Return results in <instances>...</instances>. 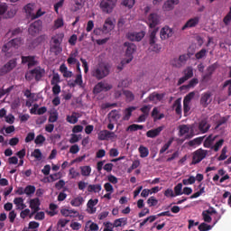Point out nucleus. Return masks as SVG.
Segmentation results:
<instances>
[{"label":"nucleus","instance_id":"f257e3e1","mask_svg":"<svg viewBox=\"0 0 231 231\" xmlns=\"http://www.w3.org/2000/svg\"><path fill=\"white\" fill-rule=\"evenodd\" d=\"M124 46L125 48H126L125 59L121 61V66L117 67V69L119 71H122V69H124V66H125V64H129V62L133 60V53L136 51V45H134V43L125 42Z\"/></svg>","mask_w":231,"mask_h":231},{"label":"nucleus","instance_id":"f03ea898","mask_svg":"<svg viewBox=\"0 0 231 231\" xmlns=\"http://www.w3.org/2000/svg\"><path fill=\"white\" fill-rule=\"evenodd\" d=\"M109 75V65L101 63L92 71V77H96L97 80H102Z\"/></svg>","mask_w":231,"mask_h":231},{"label":"nucleus","instance_id":"7ed1b4c3","mask_svg":"<svg viewBox=\"0 0 231 231\" xmlns=\"http://www.w3.org/2000/svg\"><path fill=\"white\" fill-rule=\"evenodd\" d=\"M117 1L118 0H102L100 3L102 12L105 14H111V12H113L115 9V6H116Z\"/></svg>","mask_w":231,"mask_h":231},{"label":"nucleus","instance_id":"20e7f679","mask_svg":"<svg viewBox=\"0 0 231 231\" xmlns=\"http://www.w3.org/2000/svg\"><path fill=\"white\" fill-rule=\"evenodd\" d=\"M208 154V151L199 149L193 152L192 157V164L196 165L198 163H200V162H203L207 158V155Z\"/></svg>","mask_w":231,"mask_h":231},{"label":"nucleus","instance_id":"39448f33","mask_svg":"<svg viewBox=\"0 0 231 231\" xmlns=\"http://www.w3.org/2000/svg\"><path fill=\"white\" fill-rule=\"evenodd\" d=\"M194 97H196V93L190 92L184 97L183 111L185 116H189V114L190 113V102H192V98H194Z\"/></svg>","mask_w":231,"mask_h":231},{"label":"nucleus","instance_id":"423d86ee","mask_svg":"<svg viewBox=\"0 0 231 231\" xmlns=\"http://www.w3.org/2000/svg\"><path fill=\"white\" fill-rule=\"evenodd\" d=\"M180 136H185V138H192L194 136V128L189 125H182L179 127Z\"/></svg>","mask_w":231,"mask_h":231},{"label":"nucleus","instance_id":"0eeeda50","mask_svg":"<svg viewBox=\"0 0 231 231\" xmlns=\"http://www.w3.org/2000/svg\"><path fill=\"white\" fill-rule=\"evenodd\" d=\"M16 66L17 59H13L9 60L0 69V77H3V75H6V73H10V71H12V69H14Z\"/></svg>","mask_w":231,"mask_h":231},{"label":"nucleus","instance_id":"6e6552de","mask_svg":"<svg viewBox=\"0 0 231 231\" xmlns=\"http://www.w3.org/2000/svg\"><path fill=\"white\" fill-rule=\"evenodd\" d=\"M42 30V22L41 20H37L34 23H31L28 29L29 34L32 37L39 34V32Z\"/></svg>","mask_w":231,"mask_h":231},{"label":"nucleus","instance_id":"1a4fd4ad","mask_svg":"<svg viewBox=\"0 0 231 231\" xmlns=\"http://www.w3.org/2000/svg\"><path fill=\"white\" fill-rule=\"evenodd\" d=\"M111 89H113V85L106 81H101L94 87L93 92L95 94H98V93H102V91H109Z\"/></svg>","mask_w":231,"mask_h":231},{"label":"nucleus","instance_id":"9d476101","mask_svg":"<svg viewBox=\"0 0 231 231\" xmlns=\"http://www.w3.org/2000/svg\"><path fill=\"white\" fill-rule=\"evenodd\" d=\"M115 18H106L102 28V32L109 33L110 32H113V30H115Z\"/></svg>","mask_w":231,"mask_h":231},{"label":"nucleus","instance_id":"9b49d317","mask_svg":"<svg viewBox=\"0 0 231 231\" xmlns=\"http://www.w3.org/2000/svg\"><path fill=\"white\" fill-rule=\"evenodd\" d=\"M201 20V17L195 16L190 19H189L186 23L182 26L181 30H190V28H196L199 24V21Z\"/></svg>","mask_w":231,"mask_h":231},{"label":"nucleus","instance_id":"f8f14e48","mask_svg":"<svg viewBox=\"0 0 231 231\" xmlns=\"http://www.w3.org/2000/svg\"><path fill=\"white\" fill-rule=\"evenodd\" d=\"M97 138L100 141L113 140V139L116 138V135L115 134V132H109L108 130H101L97 134Z\"/></svg>","mask_w":231,"mask_h":231},{"label":"nucleus","instance_id":"ddd939ff","mask_svg":"<svg viewBox=\"0 0 231 231\" xmlns=\"http://www.w3.org/2000/svg\"><path fill=\"white\" fill-rule=\"evenodd\" d=\"M160 35L162 41H167V39H171L174 35V31L169 26H164L161 29Z\"/></svg>","mask_w":231,"mask_h":231},{"label":"nucleus","instance_id":"4468645a","mask_svg":"<svg viewBox=\"0 0 231 231\" xmlns=\"http://www.w3.org/2000/svg\"><path fill=\"white\" fill-rule=\"evenodd\" d=\"M35 4H27L24 7H23V12L25 13V15L27 17V19H32V21H33V15L35 14Z\"/></svg>","mask_w":231,"mask_h":231},{"label":"nucleus","instance_id":"2eb2a0df","mask_svg":"<svg viewBox=\"0 0 231 231\" xmlns=\"http://www.w3.org/2000/svg\"><path fill=\"white\" fill-rule=\"evenodd\" d=\"M143 37H145V32L143 31H141L139 32H133L127 33V39H129V41H135L137 42H140V41H142Z\"/></svg>","mask_w":231,"mask_h":231},{"label":"nucleus","instance_id":"dca6fc26","mask_svg":"<svg viewBox=\"0 0 231 231\" xmlns=\"http://www.w3.org/2000/svg\"><path fill=\"white\" fill-rule=\"evenodd\" d=\"M150 28H155L160 24V15L156 13H152L148 16V21H147Z\"/></svg>","mask_w":231,"mask_h":231},{"label":"nucleus","instance_id":"f3484780","mask_svg":"<svg viewBox=\"0 0 231 231\" xmlns=\"http://www.w3.org/2000/svg\"><path fill=\"white\" fill-rule=\"evenodd\" d=\"M97 205H98V199H90L87 203L88 214H95L97 212Z\"/></svg>","mask_w":231,"mask_h":231},{"label":"nucleus","instance_id":"a211bd4d","mask_svg":"<svg viewBox=\"0 0 231 231\" xmlns=\"http://www.w3.org/2000/svg\"><path fill=\"white\" fill-rule=\"evenodd\" d=\"M122 93L125 95L128 102H133V100H134V94H133V92L129 90H122V89L116 91L115 93L116 98H119V97H122Z\"/></svg>","mask_w":231,"mask_h":231},{"label":"nucleus","instance_id":"6ab92c4d","mask_svg":"<svg viewBox=\"0 0 231 231\" xmlns=\"http://www.w3.org/2000/svg\"><path fill=\"white\" fill-rule=\"evenodd\" d=\"M176 5H180V0H167L162 5V10L163 12H171V10H174Z\"/></svg>","mask_w":231,"mask_h":231},{"label":"nucleus","instance_id":"aec40b11","mask_svg":"<svg viewBox=\"0 0 231 231\" xmlns=\"http://www.w3.org/2000/svg\"><path fill=\"white\" fill-rule=\"evenodd\" d=\"M61 216H64V217H79L80 214L79 211L75 209H68V208H63L60 210Z\"/></svg>","mask_w":231,"mask_h":231},{"label":"nucleus","instance_id":"412c9836","mask_svg":"<svg viewBox=\"0 0 231 231\" xmlns=\"http://www.w3.org/2000/svg\"><path fill=\"white\" fill-rule=\"evenodd\" d=\"M210 102H212V94L210 92L203 93L200 98L201 106H203V107H207Z\"/></svg>","mask_w":231,"mask_h":231},{"label":"nucleus","instance_id":"4be33fe9","mask_svg":"<svg viewBox=\"0 0 231 231\" xmlns=\"http://www.w3.org/2000/svg\"><path fill=\"white\" fill-rule=\"evenodd\" d=\"M163 129H165V126H159L157 128L149 130L146 133V136L147 138H156V136H160V134L162 133V131H163Z\"/></svg>","mask_w":231,"mask_h":231},{"label":"nucleus","instance_id":"5701e85b","mask_svg":"<svg viewBox=\"0 0 231 231\" xmlns=\"http://www.w3.org/2000/svg\"><path fill=\"white\" fill-rule=\"evenodd\" d=\"M165 94H158L156 92H153L148 97V100L150 102H152L153 104H158V102H162V100H163Z\"/></svg>","mask_w":231,"mask_h":231},{"label":"nucleus","instance_id":"b1692460","mask_svg":"<svg viewBox=\"0 0 231 231\" xmlns=\"http://www.w3.org/2000/svg\"><path fill=\"white\" fill-rule=\"evenodd\" d=\"M22 64H27L29 68H32V66H35L37 64V61L33 56H23Z\"/></svg>","mask_w":231,"mask_h":231},{"label":"nucleus","instance_id":"393cba45","mask_svg":"<svg viewBox=\"0 0 231 231\" xmlns=\"http://www.w3.org/2000/svg\"><path fill=\"white\" fill-rule=\"evenodd\" d=\"M121 116H122V115L120 114V112L118 110H112L108 114L109 122H118L120 120Z\"/></svg>","mask_w":231,"mask_h":231},{"label":"nucleus","instance_id":"a878e982","mask_svg":"<svg viewBox=\"0 0 231 231\" xmlns=\"http://www.w3.org/2000/svg\"><path fill=\"white\" fill-rule=\"evenodd\" d=\"M14 203L15 204L16 210H24V208H26V204H24L23 198H15L14 199Z\"/></svg>","mask_w":231,"mask_h":231},{"label":"nucleus","instance_id":"bb28decb","mask_svg":"<svg viewBox=\"0 0 231 231\" xmlns=\"http://www.w3.org/2000/svg\"><path fill=\"white\" fill-rule=\"evenodd\" d=\"M29 207L31 210H34V212H39V210H41V200H39V199H31Z\"/></svg>","mask_w":231,"mask_h":231},{"label":"nucleus","instance_id":"cd10ccee","mask_svg":"<svg viewBox=\"0 0 231 231\" xmlns=\"http://www.w3.org/2000/svg\"><path fill=\"white\" fill-rule=\"evenodd\" d=\"M46 71L44 69H41V67H37L32 69V74L34 75L35 80H40L42 79V76L45 75Z\"/></svg>","mask_w":231,"mask_h":231},{"label":"nucleus","instance_id":"c85d7f7f","mask_svg":"<svg viewBox=\"0 0 231 231\" xmlns=\"http://www.w3.org/2000/svg\"><path fill=\"white\" fill-rule=\"evenodd\" d=\"M216 214L214 209H208L202 212L203 219L206 223H210L212 221V215Z\"/></svg>","mask_w":231,"mask_h":231},{"label":"nucleus","instance_id":"c756f323","mask_svg":"<svg viewBox=\"0 0 231 231\" xmlns=\"http://www.w3.org/2000/svg\"><path fill=\"white\" fill-rule=\"evenodd\" d=\"M98 224L89 220L86 223L85 231H98Z\"/></svg>","mask_w":231,"mask_h":231},{"label":"nucleus","instance_id":"7c9ffc66","mask_svg":"<svg viewBox=\"0 0 231 231\" xmlns=\"http://www.w3.org/2000/svg\"><path fill=\"white\" fill-rule=\"evenodd\" d=\"M216 67L211 65L208 68V73L202 76V82H208L210 80V77H212V73H214Z\"/></svg>","mask_w":231,"mask_h":231},{"label":"nucleus","instance_id":"2f4dec72","mask_svg":"<svg viewBox=\"0 0 231 231\" xmlns=\"http://www.w3.org/2000/svg\"><path fill=\"white\" fill-rule=\"evenodd\" d=\"M60 71H61L63 77H65V79H71V77H73V72L69 71L68 69V67H66V65L62 64L60 67Z\"/></svg>","mask_w":231,"mask_h":231},{"label":"nucleus","instance_id":"473e14b6","mask_svg":"<svg viewBox=\"0 0 231 231\" xmlns=\"http://www.w3.org/2000/svg\"><path fill=\"white\" fill-rule=\"evenodd\" d=\"M85 199L82 196H78L70 200V205L72 207H80V205L84 204Z\"/></svg>","mask_w":231,"mask_h":231},{"label":"nucleus","instance_id":"72a5a7b5","mask_svg":"<svg viewBox=\"0 0 231 231\" xmlns=\"http://www.w3.org/2000/svg\"><path fill=\"white\" fill-rule=\"evenodd\" d=\"M152 116L154 119V121L162 120V118H165V115L164 114H160V108H158V107H154L152 109Z\"/></svg>","mask_w":231,"mask_h":231},{"label":"nucleus","instance_id":"f704fd0d","mask_svg":"<svg viewBox=\"0 0 231 231\" xmlns=\"http://www.w3.org/2000/svg\"><path fill=\"white\" fill-rule=\"evenodd\" d=\"M87 0H74V6L72 7V12H78L84 7Z\"/></svg>","mask_w":231,"mask_h":231},{"label":"nucleus","instance_id":"c9c22d12","mask_svg":"<svg viewBox=\"0 0 231 231\" xmlns=\"http://www.w3.org/2000/svg\"><path fill=\"white\" fill-rule=\"evenodd\" d=\"M112 225L114 226L115 228H118V226H125V225H127V218L125 217L117 218L114 221Z\"/></svg>","mask_w":231,"mask_h":231},{"label":"nucleus","instance_id":"e433bc0d","mask_svg":"<svg viewBox=\"0 0 231 231\" xmlns=\"http://www.w3.org/2000/svg\"><path fill=\"white\" fill-rule=\"evenodd\" d=\"M133 111H136V108L134 106H130L125 109L123 120L125 121L129 120V118H131V116L133 115Z\"/></svg>","mask_w":231,"mask_h":231},{"label":"nucleus","instance_id":"4c0bfd02","mask_svg":"<svg viewBox=\"0 0 231 231\" xmlns=\"http://www.w3.org/2000/svg\"><path fill=\"white\" fill-rule=\"evenodd\" d=\"M199 129L200 133H203V134L208 133V129H210V125L207 123V121L202 120L199 125Z\"/></svg>","mask_w":231,"mask_h":231},{"label":"nucleus","instance_id":"58836bf2","mask_svg":"<svg viewBox=\"0 0 231 231\" xmlns=\"http://www.w3.org/2000/svg\"><path fill=\"white\" fill-rule=\"evenodd\" d=\"M60 178H62V173L57 172L54 174H51L45 180L48 183H52L53 181H57V180H60Z\"/></svg>","mask_w":231,"mask_h":231},{"label":"nucleus","instance_id":"ea45409f","mask_svg":"<svg viewBox=\"0 0 231 231\" xmlns=\"http://www.w3.org/2000/svg\"><path fill=\"white\" fill-rule=\"evenodd\" d=\"M64 39V33L60 32L56 35H54L51 38V42L53 44H62V40Z\"/></svg>","mask_w":231,"mask_h":231},{"label":"nucleus","instance_id":"a19ab883","mask_svg":"<svg viewBox=\"0 0 231 231\" xmlns=\"http://www.w3.org/2000/svg\"><path fill=\"white\" fill-rule=\"evenodd\" d=\"M81 176L89 178L91 176V166H81L80 168Z\"/></svg>","mask_w":231,"mask_h":231},{"label":"nucleus","instance_id":"79ce46f5","mask_svg":"<svg viewBox=\"0 0 231 231\" xmlns=\"http://www.w3.org/2000/svg\"><path fill=\"white\" fill-rule=\"evenodd\" d=\"M51 51L55 55H59L62 51V47L59 43L51 42Z\"/></svg>","mask_w":231,"mask_h":231},{"label":"nucleus","instance_id":"37998d69","mask_svg":"<svg viewBox=\"0 0 231 231\" xmlns=\"http://www.w3.org/2000/svg\"><path fill=\"white\" fill-rule=\"evenodd\" d=\"M216 138L217 136H213L212 134L208 136L204 142V147H206L207 149H211V147L213 146L212 143H214Z\"/></svg>","mask_w":231,"mask_h":231},{"label":"nucleus","instance_id":"c03bdc74","mask_svg":"<svg viewBox=\"0 0 231 231\" xmlns=\"http://www.w3.org/2000/svg\"><path fill=\"white\" fill-rule=\"evenodd\" d=\"M102 190V185L100 184H89L88 186V192H100Z\"/></svg>","mask_w":231,"mask_h":231},{"label":"nucleus","instance_id":"a18cd8bd","mask_svg":"<svg viewBox=\"0 0 231 231\" xmlns=\"http://www.w3.org/2000/svg\"><path fill=\"white\" fill-rule=\"evenodd\" d=\"M138 151L140 152V157L141 158H147L149 156V148L145 147L143 145H140L138 148Z\"/></svg>","mask_w":231,"mask_h":231},{"label":"nucleus","instance_id":"49530a36","mask_svg":"<svg viewBox=\"0 0 231 231\" xmlns=\"http://www.w3.org/2000/svg\"><path fill=\"white\" fill-rule=\"evenodd\" d=\"M68 64H76L77 65V69L80 73V62L79 60L75 58V55H71L68 60H67Z\"/></svg>","mask_w":231,"mask_h":231},{"label":"nucleus","instance_id":"de8ad7c7","mask_svg":"<svg viewBox=\"0 0 231 231\" xmlns=\"http://www.w3.org/2000/svg\"><path fill=\"white\" fill-rule=\"evenodd\" d=\"M69 124H77L79 122V114L73 112L71 116H67Z\"/></svg>","mask_w":231,"mask_h":231},{"label":"nucleus","instance_id":"09e8293b","mask_svg":"<svg viewBox=\"0 0 231 231\" xmlns=\"http://www.w3.org/2000/svg\"><path fill=\"white\" fill-rule=\"evenodd\" d=\"M15 14H17V7L13 6L9 11H7V14L4 15L5 19H12L13 17H15Z\"/></svg>","mask_w":231,"mask_h":231},{"label":"nucleus","instance_id":"8fccbe9b","mask_svg":"<svg viewBox=\"0 0 231 231\" xmlns=\"http://www.w3.org/2000/svg\"><path fill=\"white\" fill-rule=\"evenodd\" d=\"M183 75L185 78H187V79L189 80V79H192V77H194V69H192V67H188L183 70Z\"/></svg>","mask_w":231,"mask_h":231},{"label":"nucleus","instance_id":"3c124183","mask_svg":"<svg viewBox=\"0 0 231 231\" xmlns=\"http://www.w3.org/2000/svg\"><path fill=\"white\" fill-rule=\"evenodd\" d=\"M32 156L35 158L36 162H41L43 158L41 149H34V151L32 152Z\"/></svg>","mask_w":231,"mask_h":231},{"label":"nucleus","instance_id":"603ef678","mask_svg":"<svg viewBox=\"0 0 231 231\" xmlns=\"http://www.w3.org/2000/svg\"><path fill=\"white\" fill-rule=\"evenodd\" d=\"M173 109H175L177 115H181V99H177L173 103Z\"/></svg>","mask_w":231,"mask_h":231},{"label":"nucleus","instance_id":"864d4df0","mask_svg":"<svg viewBox=\"0 0 231 231\" xmlns=\"http://www.w3.org/2000/svg\"><path fill=\"white\" fill-rule=\"evenodd\" d=\"M172 142H174V139H169V141L162 145V147L160 150V154H163V152H166L169 150V147L172 145Z\"/></svg>","mask_w":231,"mask_h":231},{"label":"nucleus","instance_id":"5fc2aeb1","mask_svg":"<svg viewBox=\"0 0 231 231\" xmlns=\"http://www.w3.org/2000/svg\"><path fill=\"white\" fill-rule=\"evenodd\" d=\"M142 129H143V125L134 124L129 125L126 131H130L131 133H134V131H142Z\"/></svg>","mask_w":231,"mask_h":231},{"label":"nucleus","instance_id":"6e6d98bb","mask_svg":"<svg viewBox=\"0 0 231 231\" xmlns=\"http://www.w3.org/2000/svg\"><path fill=\"white\" fill-rule=\"evenodd\" d=\"M14 47H12V42H7L2 47L3 53H5V55H8V53L12 52Z\"/></svg>","mask_w":231,"mask_h":231},{"label":"nucleus","instance_id":"4d7b16f0","mask_svg":"<svg viewBox=\"0 0 231 231\" xmlns=\"http://www.w3.org/2000/svg\"><path fill=\"white\" fill-rule=\"evenodd\" d=\"M183 185H194L196 183V177L190 175L188 179L182 180Z\"/></svg>","mask_w":231,"mask_h":231},{"label":"nucleus","instance_id":"13d9d810","mask_svg":"<svg viewBox=\"0 0 231 231\" xmlns=\"http://www.w3.org/2000/svg\"><path fill=\"white\" fill-rule=\"evenodd\" d=\"M74 84L75 86H79L80 88H84V81L82 80V74L80 72L76 76Z\"/></svg>","mask_w":231,"mask_h":231},{"label":"nucleus","instance_id":"bf43d9fd","mask_svg":"<svg viewBox=\"0 0 231 231\" xmlns=\"http://www.w3.org/2000/svg\"><path fill=\"white\" fill-rule=\"evenodd\" d=\"M175 196H183V184L179 183L174 187Z\"/></svg>","mask_w":231,"mask_h":231},{"label":"nucleus","instance_id":"052dcab7","mask_svg":"<svg viewBox=\"0 0 231 231\" xmlns=\"http://www.w3.org/2000/svg\"><path fill=\"white\" fill-rule=\"evenodd\" d=\"M69 174L71 178V180H77V178H80V172L77 171L75 168H70Z\"/></svg>","mask_w":231,"mask_h":231},{"label":"nucleus","instance_id":"680f3d73","mask_svg":"<svg viewBox=\"0 0 231 231\" xmlns=\"http://www.w3.org/2000/svg\"><path fill=\"white\" fill-rule=\"evenodd\" d=\"M57 120H59V113L57 112V110H54L50 115L49 122H51V124H55Z\"/></svg>","mask_w":231,"mask_h":231},{"label":"nucleus","instance_id":"e2e57ef3","mask_svg":"<svg viewBox=\"0 0 231 231\" xmlns=\"http://www.w3.org/2000/svg\"><path fill=\"white\" fill-rule=\"evenodd\" d=\"M203 142V137H198L189 142V145L190 147H194V145H201V143Z\"/></svg>","mask_w":231,"mask_h":231},{"label":"nucleus","instance_id":"0e129e2a","mask_svg":"<svg viewBox=\"0 0 231 231\" xmlns=\"http://www.w3.org/2000/svg\"><path fill=\"white\" fill-rule=\"evenodd\" d=\"M82 138V135L72 134H70V138L69 140V143H77L80 139Z\"/></svg>","mask_w":231,"mask_h":231},{"label":"nucleus","instance_id":"69168bd1","mask_svg":"<svg viewBox=\"0 0 231 231\" xmlns=\"http://www.w3.org/2000/svg\"><path fill=\"white\" fill-rule=\"evenodd\" d=\"M24 190H25L26 196H32V194H35V186H32V185L26 186Z\"/></svg>","mask_w":231,"mask_h":231},{"label":"nucleus","instance_id":"338daca9","mask_svg":"<svg viewBox=\"0 0 231 231\" xmlns=\"http://www.w3.org/2000/svg\"><path fill=\"white\" fill-rule=\"evenodd\" d=\"M9 42H12L13 48H18L19 46H22V44H23V41L21 38L14 39V40L10 41Z\"/></svg>","mask_w":231,"mask_h":231},{"label":"nucleus","instance_id":"774afa93","mask_svg":"<svg viewBox=\"0 0 231 231\" xmlns=\"http://www.w3.org/2000/svg\"><path fill=\"white\" fill-rule=\"evenodd\" d=\"M104 230L103 231H115L114 230V226H113V223L111 222H104Z\"/></svg>","mask_w":231,"mask_h":231}]
</instances>
